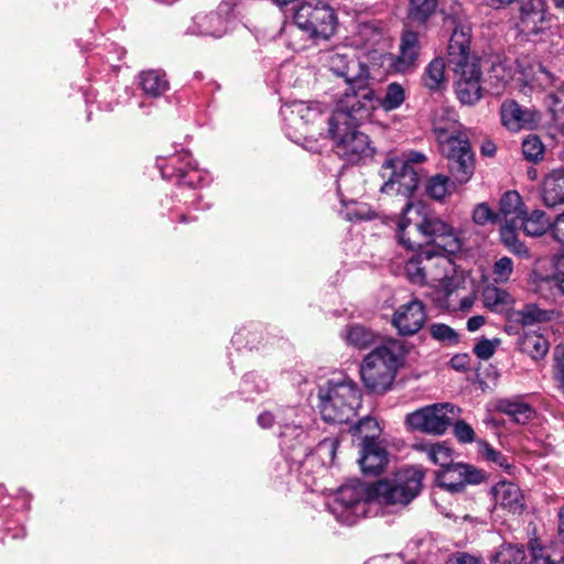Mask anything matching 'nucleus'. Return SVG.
Instances as JSON below:
<instances>
[{
	"label": "nucleus",
	"instance_id": "f257e3e1",
	"mask_svg": "<svg viewBox=\"0 0 564 564\" xmlns=\"http://www.w3.org/2000/svg\"><path fill=\"white\" fill-rule=\"evenodd\" d=\"M422 479V470L408 467L371 485L354 480L330 495L327 507L339 522L351 525L359 518L377 514L379 507L406 506L419 495Z\"/></svg>",
	"mask_w": 564,
	"mask_h": 564
},
{
	"label": "nucleus",
	"instance_id": "f03ea898",
	"mask_svg": "<svg viewBox=\"0 0 564 564\" xmlns=\"http://www.w3.org/2000/svg\"><path fill=\"white\" fill-rule=\"evenodd\" d=\"M462 4L453 1L451 12L444 11L445 23L453 26L448 43V64L455 73V93L464 105H474L480 100L481 70L478 62L469 55L470 29L464 23Z\"/></svg>",
	"mask_w": 564,
	"mask_h": 564
},
{
	"label": "nucleus",
	"instance_id": "7ed1b4c3",
	"mask_svg": "<svg viewBox=\"0 0 564 564\" xmlns=\"http://www.w3.org/2000/svg\"><path fill=\"white\" fill-rule=\"evenodd\" d=\"M397 238L408 250H414L423 242L446 253H455L462 247L454 228L422 203L405 204L397 223Z\"/></svg>",
	"mask_w": 564,
	"mask_h": 564
},
{
	"label": "nucleus",
	"instance_id": "20e7f679",
	"mask_svg": "<svg viewBox=\"0 0 564 564\" xmlns=\"http://www.w3.org/2000/svg\"><path fill=\"white\" fill-rule=\"evenodd\" d=\"M432 129L440 151L447 159L451 175L466 184L475 172V155L467 130L458 121L455 110L436 108L433 112Z\"/></svg>",
	"mask_w": 564,
	"mask_h": 564
},
{
	"label": "nucleus",
	"instance_id": "39448f33",
	"mask_svg": "<svg viewBox=\"0 0 564 564\" xmlns=\"http://www.w3.org/2000/svg\"><path fill=\"white\" fill-rule=\"evenodd\" d=\"M352 102L344 95L336 102V107L328 120L327 137L334 145L335 152L348 163H357L371 156L373 149L367 134L358 126L368 118H357Z\"/></svg>",
	"mask_w": 564,
	"mask_h": 564
},
{
	"label": "nucleus",
	"instance_id": "423d86ee",
	"mask_svg": "<svg viewBox=\"0 0 564 564\" xmlns=\"http://www.w3.org/2000/svg\"><path fill=\"white\" fill-rule=\"evenodd\" d=\"M516 80L522 87L533 90L549 89L557 86L558 79L545 69L540 63L531 62L527 57L511 59H499L492 63L488 74L489 90L492 95L503 94L508 86Z\"/></svg>",
	"mask_w": 564,
	"mask_h": 564
},
{
	"label": "nucleus",
	"instance_id": "0eeeda50",
	"mask_svg": "<svg viewBox=\"0 0 564 564\" xmlns=\"http://www.w3.org/2000/svg\"><path fill=\"white\" fill-rule=\"evenodd\" d=\"M405 355L404 345L398 339H388L365 356L360 376L365 387L375 393L388 391Z\"/></svg>",
	"mask_w": 564,
	"mask_h": 564
},
{
	"label": "nucleus",
	"instance_id": "6e6552de",
	"mask_svg": "<svg viewBox=\"0 0 564 564\" xmlns=\"http://www.w3.org/2000/svg\"><path fill=\"white\" fill-rule=\"evenodd\" d=\"M319 410L324 421L348 423L361 405V392L350 378L339 376L327 380L318 389Z\"/></svg>",
	"mask_w": 564,
	"mask_h": 564
},
{
	"label": "nucleus",
	"instance_id": "1a4fd4ad",
	"mask_svg": "<svg viewBox=\"0 0 564 564\" xmlns=\"http://www.w3.org/2000/svg\"><path fill=\"white\" fill-rule=\"evenodd\" d=\"M426 161V155L419 151H409L402 156H389L380 167L383 184L380 192L388 195H399L410 198L419 186V173L413 164Z\"/></svg>",
	"mask_w": 564,
	"mask_h": 564
},
{
	"label": "nucleus",
	"instance_id": "9d476101",
	"mask_svg": "<svg viewBox=\"0 0 564 564\" xmlns=\"http://www.w3.org/2000/svg\"><path fill=\"white\" fill-rule=\"evenodd\" d=\"M293 20L296 29L315 43L329 40L338 23L334 9L323 0L304 1L296 9Z\"/></svg>",
	"mask_w": 564,
	"mask_h": 564
},
{
	"label": "nucleus",
	"instance_id": "9b49d317",
	"mask_svg": "<svg viewBox=\"0 0 564 564\" xmlns=\"http://www.w3.org/2000/svg\"><path fill=\"white\" fill-rule=\"evenodd\" d=\"M282 115L290 129L311 138L327 137L328 115L319 102L293 101L282 108Z\"/></svg>",
	"mask_w": 564,
	"mask_h": 564
},
{
	"label": "nucleus",
	"instance_id": "f8f14e48",
	"mask_svg": "<svg viewBox=\"0 0 564 564\" xmlns=\"http://www.w3.org/2000/svg\"><path fill=\"white\" fill-rule=\"evenodd\" d=\"M344 96L352 102L351 108L356 106L354 111L357 118H369L371 111L377 108L387 112L395 110L405 101V90L395 82L387 86L383 97L377 96L375 90L368 86V82L361 87V90L344 93Z\"/></svg>",
	"mask_w": 564,
	"mask_h": 564
},
{
	"label": "nucleus",
	"instance_id": "ddd939ff",
	"mask_svg": "<svg viewBox=\"0 0 564 564\" xmlns=\"http://www.w3.org/2000/svg\"><path fill=\"white\" fill-rule=\"evenodd\" d=\"M459 413L460 410L452 403H435L408 414L406 423L413 430L442 435Z\"/></svg>",
	"mask_w": 564,
	"mask_h": 564
},
{
	"label": "nucleus",
	"instance_id": "4468645a",
	"mask_svg": "<svg viewBox=\"0 0 564 564\" xmlns=\"http://www.w3.org/2000/svg\"><path fill=\"white\" fill-rule=\"evenodd\" d=\"M327 66L336 76L343 77L348 88L345 93L361 90L369 79V70L352 52H332Z\"/></svg>",
	"mask_w": 564,
	"mask_h": 564
},
{
	"label": "nucleus",
	"instance_id": "2eb2a0df",
	"mask_svg": "<svg viewBox=\"0 0 564 564\" xmlns=\"http://www.w3.org/2000/svg\"><path fill=\"white\" fill-rule=\"evenodd\" d=\"M517 31L530 40L547 29L546 3L544 0H525L520 7Z\"/></svg>",
	"mask_w": 564,
	"mask_h": 564
},
{
	"label": "nucleus",
	"instance_id": "dca6fc26",
	"mask_svg": "<svg viewBox=\"0 0 564 564\" xmlns=\"http://www.w3.org/2000/svg\"><path fill=\"white\" fill-rule=\"evenodd\" d=\"M237 1L238 0H223L216 12L197 14L194 18V24L197 30L192 31V33L214 37L223 36L227 32L229 18L235 15Z\"/></svg>",
	"mask_w": 564,
	"mask_h": 564
},
{
	"label": "nucleus",
	"instance_id": "f3484780",
	"mask_svg": "<svg viewBox=\"0 0 564 564\" xmlns=\"http://www.w3.org/2000/svg\"><path fill=\"white\" fill-rule=\"evenodd\" d=\"M426 322L424 304L417 300L400 305L393 313L391 323L402 336H412L422 329Z\"/></svg>",
	"mask_w": 564,
	"mask_h": 564
},
{
	"label": "nucleus",
	"instance_id": "a211bd4d",
	"mask_svg": "<svg viewBox=\"0 0 564 564\" xmlns=\"http://www.w3.org/2000/svg\"><path fill=\"white\" fill-rule=\"evenodd\" d=\"M482 478L479 470L462 463H456L448 469H442L437 475L440 485L453 492L463 490L467 484H479Z\"/></svg>",
	"mask_w": 564,
	"mask_h": 564
},
{
	"label": "nucleus",
	"instance_id": "6ab92c4d",
	"mask_svg": "<svg viewBox=\"0 0 564 564\" xmlns=\"http://www.w3.org/2000/svg\"><path fill=\"white\" fill-rule=\"evenodd\" d=\"M451 253L442 250L425 249L424 274L425 284L437 285L448 280L455 272Z\"/></svg>",
	"mask_w": 564,
	"mask_h": 564
},
{
	"label": "nucleus",
	"instance_id": "aec40b11",
	"mask_svg": "<svg viewBox=\"0 0 564 564\" xmlns=\"http://www.w3.org/2000/svg\"><path fill=\"white\" fill-rule=\"evenodd\" d=\"M296 414L294 408L278 409L275 413L264 411L259 414L258 423L261 427H271L274 422L279 424L281 429L280 437L285 438L288 436H294L295 438H304L305 434L302 427L295 424L293 417Z\"/></svg>",
	"mask_w": 564,
	"mask_h": 564
},
{
	"label": "nucleus",
	"instance_id": "412c9836",
	"mask_svg": "<svg viewBox=\"0 0 564 564\" xmlns=\"http://www.w3.org/2000/svg\"><path fill=\"white\" fill-rule=\"evenodd\" d=\"M420 51L419 34L404 31L400 40L399 55L392 62L393 69L398 73H408L416 68Z\"/></svg>",
	"mask_w": 564,
	"mask_h": 564
},
{
	"label": "nucleus",
	"instance_id": "4be33fe9",
	"mask_svg": "<svg viewBox=\"0 0 564 564\" xmlns=\"http://www.w3.org/2000/svg\"><path fill=\"white\" fill-rule=\"evenodd\" d=\"M500 117L502 124L510 131H520L531 128L538 121L534 111L521 107L511 99L505 100L500 106Z\"/></svg>",
	"mask_w": 564,
	"mask_h": 564
},
{
	"label": "nucleus",
	"instance_id": "5701e85b",
	"mask_svg": "<svg viewBox=\"0 0 564 564\" xmlns=\"http://www.w3.org/2000/svg\"><path fill=\"white\" fill-rule=\"evenodd\" d=\"M497 505L513 513H519L524 507V497L518 485L510 481H500L492 488Z\"/></svg>",
	"mask_w": 564,
	"mask_h": 564
},
{
	"label": "nucleus",
	"instance_id": "b1692460",
	"mask_svg": "<svg viewBox=\"0 0 564 564\" xmlns=\"http://www.w3.org/2000/svg\"><path fill=\"white\" fill-rule=\"evenodd\" d=\"M553 273L542 279L540 292L554 301L564 299V253L552 260Z\"/></svg>",
	"mask_w": 564,
	"mask_h": 564
},
{
	"label": "nucleus",
	"instance_id": "393cba45",
	"mask_svg": "<svg viewBox=\"0 0 564 564\" xmlns=\"http://www.w3.org/2000/svg\"><path fill=\"white\" fill-rule=\"evenodd\" d=\"M358 462L364 474L377 475L388 462L387 452L372 441L366 442Z\"/></svg>",
	"mask_w": 564,
	"mask_h": 564
},
{
	"label": "nucleus",
	"instance_id": "a878e982",
	"mask_svg": "<svg viewBox=\"0 0 564 564\" xmlns=\"http://www.w3.org/2000/svg\"><path fill=\"white\" fill-rule=\"evenodd\" d=\"M542 199L549 207L564 204V170L555 169L545 176Z\"/></svg>",
	"mask_w": 564,
	"mask_h": 564
},
{
	"label": "nucleus",
	"instance_id": "bb28decb",
	"mask_svg": "<svg viewBox=\"0 0 564 564\" xmlns=\"http://www.w3.org/2000/svg\"><path fill=\"white\" fill-rule=\"evenodd\" d=\"M497 214L499 221L519 223L521 217L525 215L524 204L519 193L516 191L505 193L500 198Z\"/></svg>",
	"mask_w": 564,
	"mask_h": 564
},
{
	"label": "nucleus",
	"instance_id": "cd10ccee",
	"mask_svg": "<svg viewBox=\"0 0 564 564\" xmlns=\"http://www.w3.org/2000/svg\"><path fill=\"white\" fill-rule=\"evenodd\" d=\"M159 169L163 177H176L180 182L185 177L188 170L195 169V164L191 153L183 151L170 156L166 164L159 163Z\"/></svg>",
	"mask_w": 564,
	"mask_h": 564
},
{
	"label": "nucleus",
	"instance_id": "c85d7f7f",
	"mask_svg": "<svg viewBox=\"0 0 564 564\" xmlns=\"http://www.w3.org/2000/svg\"><path fill=\"white\" fill-rule=\"evenodd\" d=\"M519 349L534 360L544 358L549 351L547 339L539 333H524L518 341Z\"/></svg>",
	"mask_w": 564,
	"mask_h": 564
},
{
	"label": "nucleus",
	"instance_id": "c756f323",
	"mask_svg": "<svg viewBox=\"0 0 564 564\" xmlns=\"http://www.w3.org/2000/svg\"><path fill=\"white\" fill-rule=\"evenodd\" d=\"M414 448L426 454L427 458L443 469L453 466V452L445 443H416Z\"/></svg>",
	"mask_w": 564,
	"mask_h": 564
},
{
	"label": "nucleus",
	"instance_id": "7c9ffc66",
	"mask_svg": "<svg viewBox=\"0 0 564 564\" xmlns=\"http://www.w3.org/2000/svg\"><path fill=\"white\" fill-rule=\"evenodd\" d=\"M520 227L524 234L531 237H539L552 229L553 223L547 218L543 210L535 209L530 215H523L519 220Z\"/></svg>",
	"mask_w": 564,
	"mask_h": 564
},
{
	"label": "nucleus",
	"instance_id": "2f4dec72",
	"mask_svg": "<svg viewBox=\"0 0 564 564\" xmlns=\"http://www.w3.org/2000/svg\"><path fill=\"white\" fill-rule=\"evenodd\" d=\"M341 336L348 345L357 349H366L377 339V335L371 329L359 324L347 326Z\"/></svg>",
	"mask_w": 564,
	"mask_h": 564
},
{
	"label": "nucleus",
	"instance_id": "473e14b6",
	"mask_svg": "<svg viewBox=\"0 0 564 564\" xmlns=\"http://www.w3.org/2000/svg\"><path fill=\"white\" fill-rule=\"evenodd\" d=\"M452 177L453 181L443 174H436L430 177L425 184L426 195L436 200H443L449 196L454 192L456 184L462 185L453 175Z\"/></svg>",
	"mask_w": 564,
	"mask_h": 564
},
{
	"label": "nucleus",
	"instance_id": "72a5a7b5",
	"mask_svg": "<svg viewBox=\"0 0 564 564\" xmlns=\"http://www.w3.org/2000/svg\"><path fill=\"white\" fill-rule=\"evenodd\" d=\"M553 314V311L542 310L535 304H528L524 305L521 310L513 311L511 318L512 321L520 323L523 326H528L535 323L550 321Z\"/></svg>",
	"mask_w": 564,
	"mask_h": 564
},
{
	"label": "nucleus",
	"instance_id": "f704fd0d",
	"mask_svg": "<svg viewBox=\"0 0 564 564\" xmlns=\"http://www.w3.org/2000/svg\"><path fill=\"white\" fill-rule=\"evenodd\" d=\"M139 78L143 91L151 97H159L169 88V82L160 70H144L140 73Z\"/></svg>",
	"mask_w": 564,
	"mask_h": 564
},
{
	"label": "nucleus",
	"instance_id": "c9c22d12",
	"mask_svg": "<svg viewBox=\"0 0 564 564\" xmlns=\"http://www.w3.org/2000/svg\"><path fill=\"white\" fill-rule=\"evenodd\" d=\"M445 67L446 64L442 57L431 61L422 75L423 85L432 91L441 89L445 83Z\"/></svg>",
	"mask_w": 564,
	"mask_h": 564
},
{
	"label": "nucleus",
	"instance_id": "e433bc0d",
	"mask_svg": "<svg viewBox=\"0 0 564 564\" xmlns=\"http://www.w3.org/2000/svg\"><path fill=\"white\" fill-rule=\"evenodd\" d=\"M499 411L511 417L518 424L528 423L534 415V410L520 401L505 400L499 403Z\"/></svg>",
	"mask_w": 564,
	"mask_h": 564
},
{
	"label": "nucleus",
	"instance_id": "4c0bfd02",
	"mask_svg": "<svg viewBox=\"0 0 564 564\" xmlns=\"http://www.w3.org/2000/svg\"><path fill=\"white\" fill-rule=\"evenodd\" d=\"M484 305L494 312L502 313L509 308L512 303L510 294L496 286H488L482 292Z\"/></svg>",
	"mask_w": 564,
	"mask_h": 564
},
{
	"label": "nucleus",
	"instance_id": "58836bf2",
	"mask_svg": "<svg viewBox=\"0 0 564 564\" xmlns=\"http://www.w3.org/2000/svg\"><path fill=\"white\" fill-rule=\"evenodd\" d=\"M500 228V238L502 243L512 252L520 256H529L528 248L519 241L517 230L520 228L519 223L502 221Z\"/></svg>",
	"mask_w": 564,
	"mask_h": 564
},
{
	"label": "nucleus",
	"instance_id": "ea45409f",
	"mask_svg": "<svg viewBox=\"0 0 564 564\" xmlns=\"http://www.w3.org/2000/svg\"><path fill=\"white\" fill-rule=\"evenodd\" d=\"M549 110L552 112L554 122L564 132V86L551 91L545 100Z\"/></svg>",
	"mask_w": 564,
	"mask_h": 564
},
{
	"label": "nucleus",
	"instance_id": "a19ab883",
	"mask_svg": "<svg viewBox=\"0 0 564 564\" xmlns=\"http://www.w3.org/2000/svg\"><path fill=\"white\" fill-rule=\"evenodd\" d=\"M424 260H425V250L413 256L411 259H409L405 262V265H404L405 275L412 283L420 284V285L425 284Z\"/></svg>",
	"mask_w": 564,
	"mask_h": 564
},
{
	"label": "nucleus",
	"instance_id": "79ce46f5",
	"mask_svg": "<svg viewBox=\"0 0 564 564\" xmlns=\"http://www.w3.org/2000/svg\"><path fill=\"white\" fill-rule=\"evenodd\" d=\"M438 0H410V17L413 21L424 23L435 12Z\"/></svg>",
	"mask_w": 564,
	"mask_h": 564
},
{
	"label": "nucleus",
	"instance_id": "37998d69",
	"mask_svg": "<svg viewBox=\"0 0 564 564\" xmlns=\"http://www.w3.org/2000/svg\"><path fill=\"white\" fill-rule=\"evenodd\" d=\"M494 560L500 564H524L525 551L523 545L503 544Z\"/></svg>",
	"mask_w": 564,
	"mask_h": 564
},
{
	"label": "nucleus",
	"instance_id": "c03bdc74",
	"mask_svg": "<svg viewBox=\"0 0 564 564\" xmlns=\"http://www.w3.org/2000/svg\"><path fill=\"white\" fill-rule=\"evenodd\" d=\"M431 336L445 345H456L459 341L458 333L451 326L443 323H435L430 326Z\"/></svg>",
	"mask_w": 564,
	"mask_h": 564
},
{
	"label": "nucleus",
	"instance_id": "a18cd8bd",
	"mask_svg": "<svg viewBox=\"0 0 564 564\" xmlns=\"http://www.w3.org/2000/svg\"><path fill=\"white\" fill-rule=\"evenodd\" d=\"M531 555L535 564H564V554L562 552L544 553V547L539 543L531 545Z\"/></svg>",
	"mask_w": 564,
	"mask_h": 564
},
{
	"label": "nucleus",
	"instance_id": "49530a36",
	"mask_svg": "<svg viewBox=\"0 0 564 564\" xmlns=\"http://www.w3.org/2000/svg\"><path fill=\"white\" fill-rule=\"evenodd\" d=\"M522 153L529 161L536 162L542 159L544 145L536 135H529L522 142Z\"/></svg>",
	"mask_w": 564,
	"mask_h": 564
},
{
	"label": "nucleus",
	"instance_id": "de8ad7c7",
	"mask_svg": "<svg viewBox=\"0 0 564 564\" xmlns=\"http://www.w3.org/2000/svg\"><path fill=\"white\" fill-rule=\"evenodd\" d=\"M473 220L477 225H486L489 223L499 221V217L497 213H494L492 209L485 203L478 204L473 213Z\"/></svg>",
	"mask_w": 564,
	"mask_h": 564
},
{
	"label": "nucleus",
	"instance_id": "09e8293b",
	"mask_svg": "<svg viewBox=\"0 0 564 564\" xmlns=\"http://www.w3.org/2000/svg\"><path fill=\"white\" fill-rule=\"evenodd\" d=\"M512 271L513 262L508 257L500 258L494 265V273L496 275V280L500 282L508 281Z\"/></svg>",
	"mask_w": 564,
	"mask_h": 564
},
{
	"label": "nucleus",
	"instance_id": "8fccbe9b",
	"mask_svg": "<svg viewBox=\"0 0 564 564\" xmlns=\"http://www.w3.org/2000/svg\"><path fill=\"white\" fill-rule=\"evenodd\" d=\"M499 343V339H482L475 345L474 352L478 358L487 360L495 354Z\"/></svg>",
	"mask_w": 564,
	"mask_h": 564
},
{
	"label": "nucleus",
	"instance_id": "3c124183",
	"mask_svg": "<svg viewBox=\"0 0 564 564\" xmlns=\"http://www.w3.org/2000/svg\"><path fill=\"white\" fill-rule=\"evenodd\" d=\"M481 454L488 462L495 463L497 466L509 469L511 466L508 463V459L500 452H497L495 448L490 447L487 443H485L481 447Z\"/></svg>",
	"mask_w": 564,
	"mask_h": 564
},
{
	"label": "nucleus",
	"instance_id": "603ef678",
	"mask_svg": "<svg viewBox=\"0 0 564 564\" xmlns=\"http://www.w3.org/2000/svg\"><path fill=\"white\" fill-rule=\"evenodd\" d=\"M454 434L460 443H471L475 437L473 427L465 421H457L454 424Z\"/></svg>",
	"mask_w": 564,
	"mask_h": 564
},
{
	"label": "nucleus",
	"instance_id": "864d4df0",
	"mask_svg": "<svg viewBox=\"0 0 564 564\" xmlns=\"http://www.w3.org/2000/svg\"><path fill=\"white\" fill-rule=\"evenodd\" d=\"M447 564H484V560L467 552H455L448 557Z\"/></svg>",
	"mask_w": 564,
	"mask_h": 564
},
{
	"label": "nucleus",
	"instance_id": "5fc2aeb1",
	"mask_svg": "<svg viewBox=\"0 0 564 564\" xmlns=\"http://www.w3.org/2000/svg\"><path fill=\"white\" fill-rule=\"evenodd\" d=\"M338 447V441L336 438H325L317 445V452L323 455L326 454L330 459L335 457Z\"/></svg>",
	"mask_w": 564,
	"mask_h": 564
},
{
	"label": "nucleus",
	"instance_id": "6e6d98bb",
	"mask_svg": "<svg viewBox=\"0 0 564 564\" xmlns=\"http://www.w3.org/2000/svg\"><path fill=\"white\" fill-rule=\"evenodd\" d=\"M552 235L558 242L564 243V212L554 219Z\"/></svg>",
	"mask_w": 564,
	"mask_h": 564
},
{
	"label": "nucleus",
	"instance_id": "4d7b16f0",
	"mask_svg": "<svg viewBox=\"0 0 564 564\" xmlns=\"http://www.w3.org/2000/svg\"><path fill=\"white\" fill-rule=\"evenodd\" d=\"M485 322L486 319L482 315H475L467 321V329L469 332H476L485 324Z\"/></svg>",
	"mask_w": 564,
	"mask_h": 564
},
{
	"label": "nucleus",
	"instance_id": "13d9d810",
	"mask_svg": "<svg viewBox=\"0 0 564 564\" xmlns=\"http://www.w3.org/2000/svg\"><path fill=\"white\" fill-rule=\"evenodd\" d=\"M476 302V296L474 294H469L465 296L459 302V310L462 312H469Z\"/></svg>",
	"mask_w": 564,
	"mask_h": 564
},
{
	"label": "nucleus",
	"instance_id": "bf43d9fd",
	"mask_svg": "<svg viewBox=\"0 0 564 564\" xmlns=\"http://www.w3.org/2000/svg\"><path fill=\"white\" fill-rule=\"evenodd\" d=\"M558 534L561 536V539L564 541V507L561 508L560 512H558ZM553 551H558V552H562L564 554V549H553L550 553H552ZM544 553H549L545 549H544Z\"/></svg>",
	"mask_w": 564,
	"mask_h": 564
},
{
	"label": "nucleus",
	"instance_id": "052dcab7",
	"mask_svg": "<svg viewBox=\"0 0 564 564\" xmlns=\"http://www.w3.org/2000/svg\"><path fill=\"white\" fill-rule=\"evenodd\" d=\"M517 0H486L487 4L494 9L505 8Z\"/></svg>",
	"mask_w": 564,
	"mask_h": 564
},
{
	"label": "nucleus",
	"instance_id": "680f3d73",
	"mask_svg": "<svg viewBox=\"0 0 564 564\" xmlns=\"http://www.w3.org/2000/svg\"><path fill=\"white\" fill-rule=\"evenodd\" d=\"M496 152V147L491 142H487L481 147V153L486 156H491Z\"/></svg>",
	"mask_w": 564,
	"mask_h": 564
},
{
	"label": "nucleus",
	"instance_id": "e2e57ef3",
	"mask_svg": "<svg viewBox=\"0 0 564 564\" xmlns=\"http://www.w3.org/2000/svg\"><path fill=\"white\" fill-rule=\"evenodd\" d=\"M459 360H460V358H459V357H455V358H453V359H452V364H453V367H454V368L459 369L460 367H463V366L460 365V361H459Z\"/></svg>",
	"mask_w": 564,
	"mask_h": 564
},
{
	"label": "nucleus",
	"instance_id": "0e129e2a",
	"mask_svg": "<svg viewBox=\"0 0 564 564\" xmlns=\"http://www.w3.org/2000/svg\"><path fill=\"white\" fill-rule=\"evenodd\" d=\"M556 8H564V0H553Z\"/></svg>",
	"mask_w": 564,
	"mask_h": 564
},
{
	"label": "nucleus",
	"instance_id": "69168bd1",
	"mask_svg": "<svg viewBox=\"0 0 564 564\" xmlns=\"http://www.w3.org/2000/svg\"><path fill=\"white\" fill-rule=\"evenodd\" d=\"M371 423H375V421L372 419H367V420L360 421V425L371 424Z\"/></svg>",
	"mask_w": 564,
	"mask_h": 564
},
{
	"label": "nucleus",
	"instance_id": "338daca9",
	"mask_svg": "<svg viewBox=\"0 0 564 564\" xmlns=\"http://www.w3.org/2000/svg\"><path fill=\"white\" fill-rule=\"evenodd\" d=\"M251 380H254V376H252V375L247 376L246 379H245V383H248Z\"/></svg>",
	"mask_w": 564,
	"mask_h": 564
},
{
	"label": "nucleus",
	"instance_id": "774afa93",
	"mask_svg": "<svg viewBox=\"0 0 564 564\" xmlns=\"http://www.w3.org/2000/svg\"><path fill=\"white\" fill-rule=\"evenodd\" d=\"M356 217H357V218H360V219H361V218H369L368 216H366V215H364V214H361V213H358V214L356 215Z\"/></svg>",
	"mask_w": 564,
	"mask_h": 564
}]
</instances>
